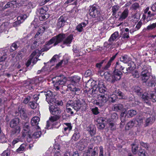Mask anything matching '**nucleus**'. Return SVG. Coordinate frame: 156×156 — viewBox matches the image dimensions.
Returning <instances> with one entry per match:
<instances>
[{"label": "nucleus", "instance_id": "338daca9", "mask_svg": "<svg viewBox=\"0 0 156 156\" xmlns=\"http://www.w3.org/2000/svg\"><path fill=\"white\" fill-rule=\"evenodd\" d=\"M112 62L108 61L106 65L103 67V69L105 70L108 69L111 65Z\"/></svg>", "mask_w": 156, "mask_h": 156}, {"label": "nucleus", "instance_id": "4d7b16f0", "mask_svg": "<svg viewBox=\"0 0 156 156\" xmlns=\"http://www.w3.org/2000/svg\"><path fill=\"white\" fill-rule=\"evenodd\" d=\"M137 17V13L134 14H133L131 16L132 20L134 22H136L138 21V18Z\"/></svg>", "mask_w": 156, "mask_h": 156}, {"label": "nucleus", "instance_id": "2eb2a0df", "mask_svg": "<svg viewBox=\"0 0 156 156\" xmlns=\"http://www.w3.org/2000/svg\"><path fill=\"white\" fill-rule=\"evenodd\" d=\"M99 102L97 103H100L101 105H103L108 101L109 99V97L108 95L104 94L103 95L102 94L99 95Z\"/></svg>", "mask_w": 156, "mask_h": 156}, {"label": "nucleus", "instance_id": "7ed1b4c3", "mask_svg": "<svg viewBox=\"0 0 156 156\" xmlns=\"http://www.w3.org/2000/svg\"><path fill=\"white\" fill-rule=\"evenodd\" d=\"M89 13L91 16L94 18V20L95 22L102 21L103 20L99 12L98 7L96 4H94L90 7Z\"/></svg>", "mask_w": 156, "mask_h": 156}, {"label": "nucleus", "instance_id": "37998d69", "mask_svg": "<svg viewBox=\"0 0 156 156\" xmlns=\"http://www.w3.org/2000/svg\"><path fill=\"white\" fill-rule=\"evenodd\" d=\"M48 27L47 25L46 24H43V25L41 26L38 29L39 32H41V34L43 33L45 30L48 28Z\"/></svg>", "mask_w": 156, "mask_h": 156}, {"label": "nucleus", "instance_id": "0eeeda50", "mask_svg": "<svg viewBox=\"0 0 156 156\" xmlns=\"http://www.w3.org/2000/svg\"><path fill=\"white\" fill-rule=\"evenodd\" d=\"M57 39L55 37H53L49 41L47 42L44 47L41 50L42 51H46L48 50L51 47V46H50V45L54 43V45L55 46L58 44L59 43V42L61 41V38L59 37L57 41Z\"/></svg>", "mask_w": 156, "mask_h": 156}, {"label": "nucleus", "instance_id": "9d476101", "mask_svg": "<svg viewBox=\"0 0 156 156\" xmlns=\"http://www.w3.org/2000/svg\"><path fill=\"white\" fill-rule=\"evenodd\" d=\"M69 102L71 104V108L76 111H79L83 105L80 100L75 101L74 102L70 101Z\"/></svg>", "mask_w": 156, "mask_h": 156}, {"label": "nucleus", "instance_id": "5fc2aeb1", "mask_svg": "<svg viewBox=\"0 0 156 156\" xmlns=\"http://www.w3.org/2000/svg\"><path fill=\"white\" fill-rule=\"evenodd\" d=\"M30 107L33 109H35L37 107V104L33 101H30L29 104Z\"/></svg>", "mask_w": 156, "mask_h": 156}, {"label": "nucleus", "instance_id": "c756f323", "mask_svg": "<svg viewBox=\"0 0 156 156\" xmlns=\"http://www.w3.org/2000/svg\"><path fill=\"white\" fill-rule=\"evenodd\" d=\"M140 8V6L139 3L135 2L133 3L130 7V9L133 11H137L139 10Z\"/></svg>", "mask_w": 156, "mask_h": 156}, {"label": "nucleus", "instance_id": "79ce46f5", "mask_svg": "<svg viewBox=\"0 0 156 156\" xmlns=\"http://www.w3.org/2000/svg\"><path fill=\"white\" fill-rule=\"evenodd\" d=\"M119 8V7L118 5H115L112 7V15L115 16L116 15L117 12Z\"/></svg>", "mask_w": 156, "mask_h": 156}, {"label": "nucleus", "instance_id": "603ef678", "mask_svg": "<svg viewBox=\"0 0 156 156\" xmlns=\"http://www.w3.org/2000/svg\"><path fill=\"white\" fill-rule=\"evenodd\" d=\"M132 75L134 78H138L139 77V73L137 70L133 71L132 72Z\"/></svg>", "mask_w": 156, "mask_h": 156}, {"label": "nucleus", "instance_id": "4be33fe9", "mask_svg": "<svg viewBox=\"0 0 156 156\" xmlns=\"http://www.w3.org/2000/svg\"><path fill=\"white\" fill-rule=\"evenodd\" d=\"M18 110L20 114V116L21 118L23 119H26L27 117V113L26 112V109L24 108H23L19 107L18 108Z\"/></svg>", "mask_w": 156, "mask_h": 156}, {"label": "nucleus", "instance_id": "4c0bfd02", "mask_svg": "<svg viewBox=\"0 0 156 156\" xmlns=\"http://www.w3.org/2000/svg\"><path fill=\"white\" fill-rule=\"evenodd\" d=\"M71 107V104H70V102H68L66 104V111L67 113L70 112L71 115H73V112L72 111Z\"/></svg>", "mask_w": 156, "mask_h": 156}, {"label": "nucleus", "instance_id": "13d9d810", "mask_svg": "<svg viewBox=\"0 0 156 156\" xmlns=\"http://www.w3.org/2000/svg\"><path fill=\"white\" fill-rule=\"evenodd\" d=\"M109 127L112 130H114L116 129L115 125L114 123L112 122L109 123Z\"/></svg>", "mask_w": 156, "mask_h": 156}, {"label": "nucleus", "instance_id": "8fccbe9b", "mask_svg": "<svg viewBox=\"0 0 156 156\" xmlns=\"http://www.w3.org/2000/svg\"><path fill=\"white\" fill-rule=\"evenodd\" d=\"M41 134V131L35 132L33 134L32 137L34 138H37L40 137Z\"/></svg>", "mask_w": 156, "mask_h": 156}, {"label": "nucleus", "instance_id": "c03bdc74", "mask_svg": "<svg viewBox=\"0 0 156 156\" xmlns=\"http://www.w3.org/2000/svg\"><path fill=\"white\" fill-rule=\"evenodd\" d=\"M26 145L24 144H22L17 149L16 151L18 153H21L24 150L25 148L26 147Z\"/></svg>", "mask_w": 156, "mask_h": 156}, {"label": "nucleus", "instance_id": "0e129e2a", "mask_svg": "<svg viewBox=\"0 0 156 156\" xmlns=\"http://www.w3.org/2000/svg\"><path fill=\"white\" fill-rule=\"evenodd\" d=\"M9 151L8 150H5L1 154V156H9Z\"/></svg>", "mask_w": 156, "mask_h": 156}, {"label": "nucleus", "instance_id": "6ab92c4d", "mask_svg": "<svg viewBox=\"0 0 156 156\" xmlns=\"http://www.w3.org/2000/svg\"><path fill=\"white\" fill-rule=\"evenodd\" d=\"M98 88L100 93H103L106 91L107 88L104 85V81L103 80H100L98 81Z\"/></svg>", "mask_w": 156, "mask_h": 156}, {"label": "nucleus", "instance_id": "412c9836", "mask_svg": "<svg viewBox=\"0 0 156 156\" xmlns=\"http://www.w3.org/2000/svg\"><path fill=\"white\" fill-rule=\"evenodd\" d=\"M142 98L143 99H147L148 98H150L153 100V102L156 101V93L154 92H152L148 94L147 95L144 97V95H143Z\"/></svg>", "mask_w": 156, "mask_h": 156}, {"label": "nucleus", "instance_id": "f03ea898", "mask_svg": "<svg viewBox=\"0 0 156 156\" xmlns=\"http://www.w3.org/2000/svg\"><path fill=\"white\" fill-rule=\"evenodd\" d=\"M80 79V78L79 76H76L70 78V83L68 85V88L76 94H78V92L80 91V88L78 87Z\"/></svg>", "mask_w": 156, "mask_h": 156}, {"label": "nucleus", "instance_id": "a19ab883", "mask_svg": "<svg viewBox=\"0 0 156 156\" xmlns=\"http://www.w3.org/2000/svg\"><path fill=\"white\" fill-rule=\"evenodd\" d=\"M64 125H66V126L64 129V131H66L67 130L69 131L72 129V127L71 123H64Z\"/></svg>", "mask_w": 156, "mask_h": 156}, {"label": "nucleus", "instance_id": "f704fd0d", "mask_svg": "<svg viewBox=\"0 0 156 156\" xmlns=\"http://www.w3.org/2000/svg\"><path fill=\"white\" fill-rule=\"evenodd\" d=\"M134 91L139 96H140L143 94V90L138 86L135 87Z\"/></svg>", "mask_w": 156, "mask_h": 156}, {"label": "nucleus", "instance_id": "4468645a", "mask_svg": "<svg viewBox=\"0 0 156 156\" xmlns=\"http://www.w3.org/2000/svg\"><path fill=\"white\" fill-rule=\"evenodd\" d=\"M120 13L119 15V20L122 21L126 19L128 16L129 14V10L128 8L125 9L122 12H119V13Z\"/></svg>", "mask_w": 156, "mask_h": 156}, {"label": "nucleus", "instance_id": "e433bc0d", "mask_svg": "<svg viewBox=\"0 0 156 156\" xmlns=\"http://www.w3.org/2000/svg\"><path fill=\"white\" fill-rule=\"evenodd\" d=\"M113 93H114L115 95H117V96H118L120 97V99L122 98L124 94H123L119 89L117 90V89H115V90L113 91Z\"/></svg>", "mask_w": 156, "mask_h": 156}, {"label": "nucleus", "instance_id": "72a5a7b5", "mask_svg": "<svg viewBox=\"0 0 156 156\" xmlns=\"http://www.w3.org/2000/svg\"><path fill=\"white\" fill-rule=\"evenodd\" d=\"M80 137V133L79 132L77 131L73 135L71 138V140L72 141H76L79 139Z\"/></svg>", "mask_w": 156, "mask_h": 156}, {"label": "nucleus", "instance_id": "680f3d73", "mask_svg": "<svg viewBox=\"0 0 156 156\" xmlns=\"http://www.w3.org/2000/svg\"><path fill=\"white\" fill-rule=\"evenodd\" d=\"M97 126L98 128L100 129H102L105 127V125L104 123H97Z\"/></svg>", "mask_w": 156, "mask_h": 156}, {"label": "nucleus", "instance_id": "9b49d317", "mask_svg": "<svg viewBox=\"0 0 156 156\" xmlns=\"http://www.w3.org/2000/svg\"><path fill=\"white\" fill-rule=\"evenodd\" d=\"M67 19L65 15L61 16L58 20L57 24L58 28H60L63 27L66 22Z\"/></svg>", "mask_w": 156, "mask_h": 156}, {"label": "nucleus", "instance_id": "c85d7f7f", "mask_svg": "<svg viewBox=\"0 0 156 156\" xmlns=\"http://www.w3.org/2000/svg\"><path fill=\"white\" fill-rule=\"evenodd\" d=\"M115 70L121 71L124 70V68L123 67L122 64L119 61L117 62L116 63L115 66Z\"/></svg>", "mask_w": 156, "mask_h": 156}, {"label": "nucleus", "instance_id": "aec40b11", "mask_svg": "<svg viewBox=\"0 0 156 156\" xmlns=\"http://www.w3.org/2000/svg\"><path fill=\"white\" fill-rule=\"evenodd\" d=\"M23 127V135L24 136L27 135V134L30 133V129L29 124L28 122L24 123Z\"/></svg>", "mask_w": 156, "mask_h": 156}, {"label": "nucleus", "instance_id": "bf43d9fd", "mask_svg": "<svg viewBox=\"0 0 156 156\" xmlns=\"http://www.w3.org/2000/svg\"><path fill=\"white\" fill-rule=\"evenodd\" d=\"M108 42V44L111 47L113 48V47L115 46V43L114 42V41H113L111 39L109 38Z\"/></svg>", "mask_w": 156, "mask_h": 156}, {"label": "nucleus", "instance_id": "2f4dec72", "mask_svg": "<svg viewBox=\"0 0 156 156\" xmlns=\"http://www.w3.org/2000/svg\"><path fill=\"white\" fill-rule=\"evenodd\" d=\"M86 23H82L79 24L76 27V30L79 32H81L83 30V27L86 26Z\"/></svg>", "mask_w": 156, "mask_h": 156}, {"label": "nucleus", "instance_id": "f3484780", "mask_svg": "<svg viewBox=\"0 0 156 156\" xmlns=\"http://www.w3.org/2000/svg\"><path fill=\"white\" fill-rule=\"evenodd\" d=\"M27 16L24 15L22 16H19L17 18V21L12 23V25L14 27H16L19 26L21 23H23L26 19Z\"/></svg>", "mask_w": 156, "mask_h": 156}, {"label": "nucleus", "instance_id": "bb28decb", "mask_svg": "<svg viewBox=\"0 0 156 156\" xmlns=\"http://www.w3.org/2000/svg\"><path fill=\"white\" fill-rule=\"evenodd\" d=\"M88 143L87 139H83L80 141L79 145L80 147V149L81 150L83 149L87 146Z\"/></svg>", "mask_w": 156, "mask_h": 156}, {"label": "nucleus", "instance_id": "e2e57ef3", "mask_svg": "<svg viewBox=\"0 0 156 156\" xmlns=\"http://www.w3.org/2000/svg\"><path fill=\"white\" fill-rule=\"evenodd\" d=\"M151 9L152 11L156 12V2L152 4L151 7Z\"/></svg>", "mask_w": 156, "mask_h": 156}, {"label": "nucleus", "instance_id": "ddd939ff", "mask_svg": "<svg viewBox=\"0 0 156 156\" xmlns=\"http://www.w3.org/2000/svg\"><path fill=\"white\" fill-rule=\"evenodd\" d=\"M141 78L143 82L146 83L151 78L149 73L147 69L143 71L141 73Z\"/></svg>", "mask_w": 156, "mask_h": 156}, {"label": "nucleus", "instance_id": "6e6d98bb", "mask_svg": "<svg viewBox=\"0 0 156 156\" xmlns=\"http://www.w3.org/2000/svg\"><path fill=\"white\" fill-rule=\"evenodd\" d=\"M138 154L139 156H146L145 151L143 149H140Z\"/></svg>", "mask_w": 156, "mask_h": 156}, {"label": "nucleus", "instance_id": "f257e3e1", "mask_svg": "<svg viewBox=\"0 0 156 156\" xmlns=\"http://www.w3.org/2000/svg\"><path fill=\"white\" fill-rule=\"evenodd\" d=\"M42 93L44 94L46 97V101L49 104V109L51 114L54 116H51L49 120L52 122L58 120L61 117V111L59 108L54 105H61L62 104V102L57 101L55 98V95L51 91L47 92H42Z\"/></svg>", "mask_w": 156, "mask_h": 156}, {"label": "nucleus", "instance_id": "a878e982", "mask_svg": "<svg viewBox=\"0 0 156 156\" xmlns=\"http://www.w3.org/2000/svg\"><path fill=\"white\" fill-rule=\"evenodd\" d=\"M20 43L18 41H16L12 44L10 46L9 51L10 52H12L16 50L20 46Z\"/></svg>", "mask_w": 156, "mask_h": 156}, {"label": "nucleus", "instance_id": "09e8293b", "mask_svg": "<svg viewBox=\"0 0 156 156\" xmlns=\"http://www.w3.org/2000/svg\"><path fill=\"white\" fill-rule=\"evenodd\" d=\"M155 27H156V22L148 25L146 30H150L154 29Z\"/></svg>", "mask_w": 156, "mask_h": 156}, {"label": "nucleus", "instance_id": "5701e85b", "mask_svg": "<svg viewBox=\"0 0 156 156\" xmlns=\"http://www.w3.org/2000/svg\"><path fill=\"white\" fill-rule=\"evenodd\" d=\"M38 51L35 50L31 54L29 59L27 60L26 64L27 67H28L30 65L34 56H35L37 53H38Z\"/></svg>", "mask_w": 156, "mask_h": 156}, {"label": "nucleus", "instance_id": "1a4fd4ad", "mask_svg": "<svg viewBox=\"0 0 156 156\" xmlns=\"http://www.w3.org/2000/svg\"><path fill=\"white\" fill-rule=\"evenodd\" d=\"M98 147H95L93 149L92 147H89L88 150L83 153V156H98Z\"/></svg>", "mask_w": 156, "mask_h": 156}, {"label": "nucleus", "instance_id": "423d86ee", "mask_svg": "<svg viewBox=\"0 0 156 156\" xmlns=\"http://www.w3.org/2000/svg\"><path fill=\"white\" fill-rule=\"evenodd\" d=\"M108 75V77H109V78H107V76H105V79H107L108 81L114 83L120 79L122 75V73L121 71L114 70L112 75L110 76L109 74Z\"/></svg>", "mask_w": 156, "mask_h": 156}, {"label": "nucleus", "instance_id": "a211bd4d", "mask_svg": "<svg viewBox=\"0 0 156 156\" xmlns=\"http://www.w3.org/2000/svg\"><path fill=\"white\" fill-rule=\"evenodd\" d=\"M48 8L46 7H43L39 9V12L40 15L39 16V19L41 20H42L46 18V16L44 15L46 12V11L48 10Z\"/></svg>", "mask_w": 156, "mask_h": 156}, {"label": "nucleus", "instance_id": "864d4df0", "mask_svg": "<svg viewBox=\"0 0 156 156\" xmlns=\"http://www.w3.org/2000/svg\"><path fill=\"white\" fill-rule=\"evenodd\" d=\"M129 33L126 32H123V34L122 35V38L124 40H127L129 38Z\"/></svg>", "mask_w": 156, "mask_h": 156}, {"label": "nucleus", "instance_id": "20e7f679", "mask_svg": "<svg viewBox=\"0 0 156 156\" xmlns=\"http://www.w3.org/2000/svg\"><path fill=\"white\" fill-rule=\"evenodd\" d=\"M57 39V41L61 37V40L59 43L63 41V44L67 45L70 44L73 39V36L72 34H70L68 36L66 34H60L57 36H55Z\"/></svg>", "mask_w": 156, "mask_h": 156}, {"label": "nucleus", "instance_id": "7c9ffc66", "mask_svg": "<svg viewBox=\"0 0 156 156\" xmlns=\"http://www.w3.org/2000/svg\"><path fill=\"white\" fill-rule=\"evenodd\" d=\"M121 62L124 63H127L131 60L130 58L127 55H122L120 58Z\"/></svg>", "mask_w": 156, "mask_h": 156}, {"label": "nucleus", "instance_id": "c9c22d12", "mask_svg": "<svg viewBox=\"0 0 156 156\" xmlns=\"http://www.w3.org/2000/svg\"><path fill=\"white\" fill-rule=\"evenodd\" d=\"M15 2H16L13 1L7 2L3 7V9H6L12 7L15 4Z\"/></svg>", "mask_w": 156, "mask_h": 156}, {"label": "nucleus", "instance_id": "a18cd8bd", "mask_svg": "<svg viewBox=\"0 0 156 156\" xmlns=\"http://www.w3.org/2000/svg\"><path fill=\"white\" fill-rule=\"evenodd\" d=\"M119 35V33L118 32H115L110 37L109 39L113 41H115L118 37Z\"/></svg>", "mask_w": 156, "mask_h": 156}, {"label": "nucleus", "instance_id": "de8ad7c7", "mask_svg": "<svg viewBox=\"0 0 156 156\" xmlns=\"http://www.w3.org/2000/svg\"><path fill=\"white\" fill-rule=\"evenodd\" d=\"M135 123V120H132L129 122L126 126V128L128 127V129L132 128Z\"/></svg>", "mask_w": 156, "mask_h": 156}, {"label": "nucleus", "instance_id": "393cba45", "mask_svg": "<svg viewBox=\"0 0 156 156\" xmlns=\"http://www.w3.org/2000/svg\"><path fill=\"white\" fill-rule=\"evenodd\" d=\"M155 119V118L153 116H151L149 117L146 119L145 121V126L152 124L154 121Z\"/></svg>", "mask_w": 156, "mask_h": 156}, {"label": "nucleus", "instance_id": "6e6552de", "mask_svg": "<svg viewBox=\"0 0 156 156\" xmlns=\"http://www.w3.org/2000/svg\"><path fill=\"white\" fill-rule=\"evenodd\" d=\"M57 80L54 84V87L57 90L60 88L59 86L64 85L66 81V78L63 75H61L56 77Z\"/></svg>", "mask_w": 156, "mask_h": 156}, {"label": "nucleus", "instance_id": "b1692460", "mask_svg": "<svg viewBox=\"0 0 156 156\" xmlns=\"http://www.w3.org/2000/svg\"><path fill=\"white\" fill-rule=\"evenodd\" d=\"M87 130L91 136L94 135L96 133V128L92 124H90L87 127Z\"/></svg>", "mask_w": 156, "mask_h": 156}, {"label": "nucleus", "instance_id": "39448f33", "mask_svg": "<svg viewBox=\"0 0 156 156\" xmlns=\"http://www.w3.org/2000/svg\"><path fill=\"white\" fill-rule=\"evenodd\" d=\"M20 119L15 118L11 121L10 122V126L13 129L11 131L12 134L19 133L20 131V128L19 124L20 122Z\"/></svg>", "mask_w": 156, "mask_h": 156}, {"label": "nucleus", "instance_id": "cd10ccee", "mask_svg": "<svg viewBox=\"0 0 156 156\" xmlns=\"http://www.w3.org/2000/svg\"><path fill=\"white\" fill-rule=\"evenodd\" d=\"M123 108V105L121 104H115L112 107V110L114 111H118L122 110Z\"/></svg>", "mask_w": 156, "mask_h": 156}, {"label": "nucleus", "instance_id": "3c124183", "mask_svg": "<svg viewBox=\"0 0 156 156\" xmlns=\"http://www.w3.org/2000/svg\"><path fill=\"white\" fill-rule=\"evenodd\" d=\"M136 114V111L133 110H130L128 111L127 114L131 117H133Z\"/></svg>", "mask_w": 156, "mask_h": 156}, {"label": "nucleus", "instance_id": "58836bf2", "mask_svg": "<svg viewBox=\"0 0 156 156\" xmlns=\"http://www.w3.org/2000/svg\"><path fill=\"white\" fill-rule=\"evenodd\" d=\"M152 77H151L149 79V80L147 81V83L146 84L147 86L151 87L155 86V81L154 79L152 80Z\"/></svg>", "mask_w": 156, "mask_h": 156}, {"label": "nucleus", "instance_id": "774afa93", "mask_svg": "<svg viewBox=\"0 0 156 156\" xmlns=\"http://www.w3.org/2000/svg\"><path fill=\"white\" fill-rule=\"evenodd\" d=\"M92 111L93 113L95 115H97L99 113L97 107H95L94 108L92 109Z\"/></svg>", "mask_w": 156, "mask_h": 156}, {"label": "nucleus", "instance_id": "49530a36", "mask_svg": "<svg viewBox=\"0 0 156 156\" xmlns=\"http://www.w3.org/2000/svg\"><path fill=\"white\" fill-rule=\"evenodd\" d=\"M129 67L126 68V70L124 69L123 72L124 73H130L133 70V67L131 66L130 64H129L128 66Z\"/></svg>", "mask_w": 156, "mask_h": 156}, {"label": "nucleus", "instance_id": "ea45409f", "mask_svg": "<svg viewBox=\"0 0 156 156\" xmlns=\"http://www.w3.org/2000/svg\"><path fill=\"white\" fill-rule=\"evenodd\" d=\"M117 99V96L114 93L112 94L109 98V101L112 103H114L115 102Z\"/></svg>", "mask_w": 156, "mask_h": 156}, {"label": "nucleus", "instance_id": "473e14b6", "mask_svg": "<svg viewBox=\"0 0 156 156\" xmlns=\"http://www.w3.org/2000/svg\"><path fill=\"white\" fill-rule=\"evenodd\" d=\"M132 151L133 154H136L137 152L138 148V145L136 144H133L131 145Z\"/></svg>", "mask_w": 156, "mask_h": 156}, {"label": "nucleus", "instance_id": "052dcab7", "mask_svg": "<svg viewBox=\"0 0 156 156\" xmlns=\"http://www.w3.org/2000/svg\"><path fill=\"white\" fill-rule=\"evenodd\" d=\"M142 25V22L141 21H140L139 22H138L136 26L135 30H139L140 28Z\"/></svg>", "mask_w": 156, "mask_h": 156}, {"label": "nucleus", "instance_id": "f8f14e48", "mask_svg": "<svg viewBox=\"0 0 156 156\" xmlns=\"http://www.w3.org/2000/svg\"><path fill=\"white\" fill-rule=\"evenodd\" d=\"M40 120V118L37 116L33 117L31 121V124L32 126L31 128L34 129H39L40 128L38 124Z\"/></svg>", "mask_w": 156, "mask_h": 156}, {"label": "nucleus", "instance_id": "69168bd1", "mask_svg": "<svg viewBox=\"0 0 156 156\" xmlns=\"http://www.w3.org/2000/svg\"><path fill=\"white\" fill-rule=\"evenodd\" d=\"M155 14L154 12H151L150 11H149L147 13V17L149 18H153Z\"/></svg>", "mask_w": 156, "mask_h": 156}, {"label": "nucleus", "instance_id": "dca6fc26", "mask_svg": "<svg viewBox=\"0 0 156 156\" xmlns=\"http://www.w3.org/2000/svg\"><path fill=\"white\" fill-rule=\"evenodd\" d=\"M26 87L29 90L34 89L35 86V84L34 81L28 80L24 84Z\"/></svg>", "mask_w": 156, "mask_h": 156}]
</instances>
